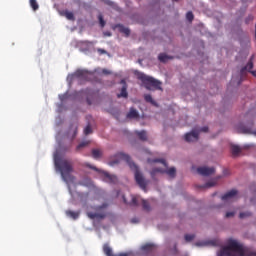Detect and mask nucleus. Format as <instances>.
Listing matches in <instances>:
<instances>
[{
    "label": "nucleus",
    "instance_id": "27",
    "mask_svg": "<svg viewBox=\"0 0 256 256\" xmlns=\"http://www.w3.org/2000/svg\"><path fill=\"white\" fill-rule=\"evenodd\" d=\"M30 7H32L33 11H37L39 8L37 0H30Z\"/></svg>",
    "mask_w": 256,
    "mask_h": 256
},
{
    "label": "nucleus",
    "instance_id": "40",
    "mask_svg": "<svg viewBox=\"0 0 256 256\" xmlns=\"http://www.w3.org/2000/svg\"><path fill=\"white\" fill-rule=\"evenodd\" d=\"M234 215H235V212H226L225 217H226L227 219H229V218L234 217Z\"/></svg>",
    "mask_w": 256,
    "mask_h": 256
},
{
    "label": "nucleus",
    "instance_id": "44",
    "mask_svg": "<svg viewBox=\"0 0 256 256\" xmlns=\"http://www.w3.org/2000/svg\"><path fill=\"white\" fill-rule=\"evenodd\" d=\"M114 256H129V254L121 253V254H115Z\"/></svg>",
    "mask_w": 256,
    "mask_h": 256
},
{
    "label": "nucleus",
    "instance_id": "2",
    "mask_svg": "<svg viewBox=\"0 0 256 256\" xmlns=\"http://www.w3.org/2000/svg\"><path fill=\"white\" fill-rule=\"evenodd\" d=\"M217 256H256V252L249 251L235 239H228Z\"/></svg>",
    "mask_w": 256,
    "mask_h": 256
},
{
    "label": "nucleus",
    "instance_id": "31",
    "mask_svg": "<svg viewBox=\"0 0 256 256\" xmlns=\"http://www.w3.org/2000/svg\"><path fill=\"white\" fill-rule=\"evenodd\" d=\"M186 19H187L188 22H193V20H194L193 12H187Z\"/></svg>",
    "mask_w": 256,
    "mask_h": 256
},
{
    "label": "nucleus",
    "instance_id": "52",
    "mask_svg": "<svg viewBox=\"0 0 256 256\" xmlns=\"http://www.w3.org/2000/svg\"><path fill=\"white\" fill-rule=\"evenodd\" d=\"M88 92L86 91V92H84V94H87Z\"/></svg>",
    "mask_w": 256,
    "mask_h": 256
},
{
    "label": "nucleus",
    "instance_id": "11",
    "mask_svg": "<svg viewBox=\"0 0 256 256\" xmlns=\"http://www.w3.org/2000/svg\"><path fill=\"white\" fill-rule=\"evenodd\" d=\"M238 195V191L235 189L230 190L229 192H226L224 196H221L222 201H228L230 199H233L235 196Z\"/></svg>",
    "mask_w": 256,
    "mask_h": 256
},
{
    "label": "nucleus",
    "instance_id": "16",
    "mask_svg": "<svg viewBox=\"0 0 256 256\" xmlns=\"http://www.w3.org/2000/svg\"><path fill=\"white\" fill-rule=\"evenodd\" d=\"M65 215H67L68 218L77 220L80 217V212H73L70 210L65 211Z\"/></svg>",
    "mask_w": 256,
    "mask_h": 256
},
{
    "label": "nucleus",
    "instance_id": "38",
    "mask_svg": "<svg viewBox=\"0 0 256 256\" xmlns=\"http://www.w3.org/2000/svg\"><path fill=\"white\" fill-rule=\"evenodd\" d=\"M106 4H107L108 6H110V7H113V8H116V7H117V5H116L113 1H111V0H106Z\"/></svg>",
    "mask_w": 256,
    "mask_h": 256
},
{
    "label": "nucleus",
    "instance_id": "18",
    "mask_svg": "<svg viewBox=\"0 0 256 256\" xmlns=\"http://www.w3.org/2000/svg\"><path fill=\"white\" fill-rule=\"evenodd\" d=\"M134 134L136 136H138V139L142 140V141H146L147 140V133L145 130L142 131H134Z\"/></svg>",
    "mask_w": 256,
    "mask_h": 256
},
{
    "label": "nucleus",
    "instance_id": "13",
    "mask_svg": "<svg viewBox=\"0 0 256 256\" xmlns=\"http://www.w3.org/2000/svg\"><path fill=\"white\" fill-rule=\"evenodd\" d=\"M77 130H78V125L76 123L70 125L68 135H72V139H75L77 136Z\"/></svg>",
    "mask_w": 256,
    "mask_h": 256
},
{
    "label": "nucleus",
    "instance_id": "26",
    "mask_svg": "<svg viewBox=\"0 0 256 256\" xmlns=\"http://www.w3.org/2000/svg\"><path fill=\"white\" fill-rule=\"evenodd\" d=\"M141 249H142L143 251H145V252H151V251L154 250V244H150V243L145 244V245H143V246L141 247Z\"/></svg>",
    "mask_w": 256,
    "mask_h": 256
},
{
    "label": "nucleus",
    "instance_id": "51",
    "mask_svg": "<svg viewBox=\"0 0 256 256\" xmlns=\"http://www.w3.org/2000/svg\"><path fill=\"white\" fill-rule=\"evenodd\" d=\"M255 39H256V24H255Z\"/></svg>",
    "mask_w": 256,
    "mask_h": 256
},
{
    "label": "nucleus",
    "instance_id": "5",
    "mask_svg": "<svg viewBox=\"0 0 256 256\" xmlns=\"http://www.w3.org/2000/svg\"><path fill=\"white\" fill-rule=\"evenodd\" d=\"M140 202L142 203V207H143L144 211H150L151 210L149 202L147 200L141 199L140 196H131V201L130 202H128L126 200L125 196H123V203L126 204V205H129L131 207H138Z\"/></svg>",
    "mask_w": 256,
    "mask_h": 256
},
{
    "label": "nucleus",
    "instance_id": "24",
    "mask_svg": "<svg viewBox=\"0 0 256 256\" xmlns=\"http://www.w3.org/2000/svg\"><path fill=\"white\" fill-rule=\"evenodd\" d=\"M102 156V151L100 149H92V157L94 159H100Z\"/></svg>",
    "mask_w": 256,
    "mask_h": 256
},
{
    "label": "nucleus",
    "instance_id": "41",
    "mask_svg": "<svg viewBox=\"0 0 256 256\" xmlns=\"http://www.w3.org/2000/svg\"><path fill=\"white\" fill-rule=\"evenodd\" d=\"M105 208H107V204H104V205H102V206H98V207L96 208V211H101L102 209H105Z\"/></svg>",
    "mask_w": 256,
    "mask_h": 256
},
{
    "label": "nucleus",
    "instance_id": "9",
    "mask_svg": "<svg viewBox=\"0 0 256 256\" xmlns=\"http://www.w3.org/2000/svg\"><path fill=\"white\" fill-rule=\"evenodd\" d=\"M102 175H103L104 181L106 183L116 184L117 181H118L117 176L116 175H112L109 172L103 171Z\"/></svg>",
    "mask_w": 256,
    "mask_h": 256
},
{
    "label": "nucleus",
    "instance_id": "33",
    "mask_svg": "<svg viewBox=\"0 0 256 256\" xmlns=\"http://www.w3.org/2000/svg\"><path fill=\"white\" fill-rule=\"evenodd\" d=\"M98 20H99V25H100L102 28L105 27L106 22H105V20L103 19V16H102V15H99V16H98Z\"/></svg>",
    "mask_w": 256,
    "mask_h": 256
},
{
    "label": "nucleus",
    "instance_id": "34",
    "mask_svg": "<svg viewBox=\"0 0 256 256\" xmlns=\"http://www.w3.org/2000/svg\"><path fill=\"white\" fill-rule=\"evenodd\" d=\"M88 146V141H84L82 143H80L78 146H77V151H80L82 148H85Z\"/></svg>",
    "mask_w": 256,
    "mask_h": 256
},
{
    "label": "nucleus",
    "instance_id": "3",
    "mask_svg": "<svg viewBox=\"0 0 256 256\" xmlns=\"http://www.w3.org/2000/svg\"><path fill=\"white\" fill-rule=\"evenodd\" d=\"M54 164L55 167H57L60 171V175H62V178L65 183L75 182V176L71 174L73 172V165L70 160L55 156Z\"/></svg>",
    "mask_w": 256,
    "mask_h": 256
},
{
    "label": "nucleus",
    "instance_id": "14",
    "mask_svg": "<svg viewBox=\"0 0 256 256\" xmlns=\"http://www.w3.org/2000/svg\"><path fill=\"white\" fill-rule=\"evenodd\" d=\"M87 215H88L89 219H105L106 218V214L105 213L89 212Z\"/></svg>",
    "mask_w": 256,
    "mask_h": 256
},
{
    "label": "nucleus",
    "instance_id": "6",
    "mask_svg": "<svg viewBox=\"0 0 256 256\" xmlns=\"http://www.w3.org/2000/svg\"><path fill=\"white\" fill-rule=\"evenodd\" d=\"M209 131V128L208 126H204L199 130H192L190 133H187L185 135V141L188 142V143H191V142H196L199 140V132H202V133H208Z\"/></svg>",
    "mask_w": 256,
    "mask_h": 256
},
{
    "label": "nucleus",
    "instance_id": "45",
    "mask_svg": "<svg viewBox=\"0 0 256 256\" xmlns=\"http://www.w3.org/2000/svg\"><path fill=\"white\" fill-rule=\"evenodd\" d=\"M132 223H137V222H139L138 220H136V219H132V221H131Z\"/></svg>",
    "mask_w": 256,
    "mask_h": 256
},
{
    "label": "nucleus",
    "instance_id": "49",
    "mask_svg": "<svg viewBox=\"0 0 256 256\" xmlns=\"http://www.w3.org/2000/svg\"><path fill=\"white\" fill-rule=\"evenodd\" d=\"M224 175H228L227 170H224Z\"/></svg>",
    "mask_w": 256,
    "mask_h": 256
},
{
    "label": "nucleus",
    "instance_id": "20",
    "mask_svg": "<svg viewBox=\"0 0 256 256\" xmlns=\"http://www.w3.org/2000/svg\"><path fill=\"white\" fill-rule=\"evenodd\" d=\"M103 252L106 254V256H115V254H113L112 248L108 244H104Z\"/></svg>",
    "mask_w": 256,
    "mask_h": 256
},
{
    "label": "nucleus",
    "instance_id": "4",
    "mask_svg": "<svg viewBox=\"0 0 256 256\" xmlns=\"http://www.w3.org/2000/svg\"><path fill=\"white\" fill-rule=\"evenodd\" d=\"M136 76L137 79L142 82L144 85V88H146L149 91H154V90H161L163 91V88L161 85H163L162 82L159 80L155 79L154 77H151L149 75H146L142 72L136 71Z\"/></svg>",
    "mask_w": 256,
    "mask_h": 256
},
{
    "label": "nucleus",
    "instance_id": "25",
    "mask_svg": "<svg viewBox=\"0 0 256 256\" xmlns=\"http://www.w3.org/2000/svg\"><path fill=\"white\" fill-rule=\"evenodd\" d=\"M144 101H146L147 103H150L151 105L156 106V102L152 98L151 94H144Z\"/></svg>",
    "mask_w": 256,
    "mask_h": 256
},
{
    "label": "nucleus",
    "instance_id": "32",
    "mask_svg": "<svg viewBox=\"0 0 256 256\" xmlns=\"http://www.w3.org/2000/svg\"><path fill=\"white\" fill-rule=\"evenodd\" d=\"M150 163H162V165L164 166V167H167V164H166V162H165V160L164 159H155V160H152V161H149Z\"/></svg>",
    "mask_w": 256,
    "mask_h": 256
},
{
    "label": "nucleus",
    "instance_id": "37",
    "mask_svg": "<svg viewBox=\"0 0 256 256\" xmlns=\"http://www.w3.org/2000/svg\"><path fill=\"white\" fill-rule=\"evenodd\" d=\"M195 238V235H185L186 242H191Z\"/></svg>",
    "mask_w": 256,
    "mask_h": 256
},
{
    "label": "nucleus",
    "instance_id": "30",
    "mask_svg": "<svg viewBox=\"0 0 256 256\" xmlns=\"http://www.w3.org/2000/svg\"><path fill=\"white\" fill-rule=\"evenodd\" d=\"M85 75H86V71H83V70H79L74 74V76L78 78L85 77Z\"/></svg>",
    "mask_w": 256,
    "mask_h": 256
},
{
    "label": "nucleus",
    "instance_id": "50",
    "mask_svg": "<svg viewBox=\"0 0 256 256\" xmlns=\"http://www.w3.org/2000/svg\"><path fill=\"white\" fill-rule=\"evenodd\" d=\"M106 35H107L108 37H110V36H111V33H106Z\"/></svg>",
    "mask_w": 256,
    "mask_h": 256
},
{
    "label": "nucleus",
    "instance_id": "17",
    "mask_svg": "<svg viewBox=\"0 0 256 256\" xmlns=\"http://www.w3.org/2000/svg\"><path fill=\"white\" fill-rule=\"evenodd\" d=\"M127 118L128 119H137V118H139V112H137V110H135L134 108H131L130 112H128V114H127Z\"/></svg>",
    "mask_w": 256,
    "mask_h": 256
},
{
    "label": "nucleus",
    "instance_id": "29",
    "mask_svg": "<svg viewBox=\"0 0 256 256\" xmlns=\"http://www.w3.org/2000/svg\"><path fill=\"white\" fill-rule=\"evenodd\" d=\"M217 185V180H211L205 184V188L215 187Z\"/></svg>",
    "mask_w": 256,
    "mask_h": 256
},
{
    "label": "nucleus",
    "instance_id": "48",
    "mask_svg": "<svg viewBox=\"0 0 256 256\" xmlns=\"http://www.w3.org/2000/svg\"><path fill=\"white\" fill-rule=\"evenodd\" d=\"M244 133H250V131L249 130H244Z\"/></svg>",
    "mask_w": 256,
    "mask_h": 256
},
{
    "label": "nucleus",
    "instance_id": "8",
    "mask_svg": "<svg viewBox=\"0 0 256 256\" xmlns=\"http://www.w3.org/2000/svg\"><path fill=\"white\" fill-rule=\"evenodd\" d=\"M197 173L199 175L208 177V176L213 175L215 173V168L214 167H206V166L200 167V168H197Z\"/></svg>",
    "mask_w": 256,
    "mask_h": 256
},
{
    "label": "nucleus",
    "instance_id": "36",
    "mask_svg": "<svg viewBox=\"0 0 256 256\" xmlns=\"http://www.w3.org/2000/svg\"><path fill=\"white\" fill-rule=\"evenodd\" d=\"M85 166L88 167L89 169H92L93 171L100 172V169H98L96 166H93V165L88 164V163H86Z\"/></svg>",
    "mask_w": 256,
    "mask_h": 256
},
{
    "label": "nucleus",
    "instance_id": "7",
    "mask_svg": "<svg viewBox=\"0 0 256 256\" xmlns=\"http://www.w3.org/2000/svg\"><path fill=\"white\" fill-rule=\"evenodd\" d=\"M157 173H161V174L166 173L171 178H175V176H176V169L174 167H172V168L168 169L167 171H165L162 168H153L152 171H151V176L154 178V176Z\"/></svg>",
    "mask_w": 256,
    "mask_h": 256
},
{
    "label": "nucleus",
    "instance_id": "1",
    "mask_svg": "<svg viewBox=\"0 0 256 256\" xmlns=\"http://www.w3.org/2000/svg\"><path fill=\"white\" fill-rule=\"evenodd\" d=\"M121 160L126 161L130 166L131 170L134 171V179H136V183L138 184V186H140L142 190H146L147 182L144 176H142L141 172L139 171V168H137L136 164L131 161L129 155L125 153H117L113 156L111 160H109L108 165L113 167L119 164Z\"/></svg>",
    "mask_w": 256,
    "mask_h": 256
},
{
    "label": "nucleus",
    "instance_id": "23",
    "mask_svg": "<svg viewBox=\"0 0 256 256\" xmlns=\"http://www.w3.org/2000/svg\"><path fill=\"white\" fill-rule=\"evenodd\" d=\"M205 245L217 246L218 242L216 240H212L210 242H196V246H205Z\"/></svg>",
    "mask_w": 256,
    "mask_h": 256
},
{
    "label": "nucleus",
    "instance_id": "39",
    "mask_svg": "<svg viewBox=\"0 0 256 256\" xmlns=\"http://www.w3.org/2000/svg\"><path fill=\"white\" fill-rule=\"evenodd\" d=\"M254 19V16L253 15H249L248 17H246L245 19V23L246 24H249L250 22H252Z\"/></svg>",
    "mask_w": 256,
    "mask_h": 256
},
{
    "label": "nucleus",
    "instance_id": "21",
    "mask_svg": "<svg viewBox=\"0 0 256 256\" xmlns=\"http://www.w3.org/2000/svg\"><path fill=\"white\" fill-rule=\"evenodd\" d=\"M62 15L65 16L69 21H75V15L72 12L69 11H63Z\"/></svg>",
    "mask_w": 256,
    "mask_h": 256
},
{
    "label": "nucleus",
    "instance_id": "28",
    "mask_svg": "<svg viewBox=\"0 0 256 256\" xmlns=\"http://www.w3.org/2000/svg\"><path fill=\"white\" fill-rule=\"evenodd\" d=\"M250 216H252V213H251V212H241V213L239 214V218H240V219H246V218H248V217H250Z\"/></svg>",
    "mask_w": 256,
    "mask_h": 256
},
{
    "label": "nucleus",
    "instance_id": "42",
    "mask_svg": "<svg viewBox=\"0 0 256 256\" xmlns=\"http://www.w3.org/2000/svg\"><path fill=\"white\" fill-rule=\"evenodd\" d=\"M97 52H98L99 54H101V55L107 53V51L104 50V49H102V48H98Z\"/></svg>",
    "mask_w": 256,
    "mask_h": 256
},
{
    "label": "nucleus",
    "instance_id": "10",
    "mask_svg": "<svg viewBox=\"0 0 256 256\" xmlns=\"http://www.w3.org/2000/svg\"><path fill=\"white\" fill-rule=\"evenodd\" d=\"M253 59H254V55L251 56L248 65H246L245 67H242L241 74H243L245 71H249L252 74V76L256 77V71H252L254 66Z\"/></svg>",
    "mask_w": 256,
    "mask_h": 256
},
{
    "label": "nucleus",
    "instance_id": "12",
    "mask_svg": "<svg viewBox=\"0 0 256 256\" xmlns=\"http://www.w3.org/2000/svg\"><path fill=\"white\" fill-rule=\"evenodd\" d=\"M123 84L121 93L117 94V98H127L129 97V93H127V84L124 80L121 81Z\"/></svg>",
    "mask_w": 256,
    "mask_h": 256
},
{
    "label": "nucleus",
    "instance_id": "22",
    "mask_svg": "<svg viewBox=\"0 0 256 256\" xmlns=\"http://www.w3.org/2000/svg\"><path fill=\"white\" fill-rule=\"evenodd\" d=\"M170 59H173V57H170L169 55H166L165 53H161L160 55H158V60H160V62H162V63H165Z\"/></svg>",
    "mask_w": 256,
    "mask_h": 256
},
{
    "label": "nucleus",
    "instance_id": "47",
    "mask_svg": "<svg viewBox=\"0 0 256 256\" xmlns=\"http://www.w3.org/2000/svg\"><path fill=\"white\" fill-rule=\"evenodd\" d=\"M252 135L256 136V130L252 132Z\"/></svg>",
    "mask_w": 256,
    "mask_h": 256
},
{
    "label": "nucleus",
    "instance_id": "15",
    "mask_svg": "<svg viewBox=\"0 0 256 256\" xmlns=\"http://www.w3.org/2000/svg\"><path fill=\"white\" fill-rule=\"evenodd\" d=\"M116 27H117L118 31L121 32L122 34L126 35V37L130 36L131 32H130L129 28L124 27L122 24H118Z\"/></svg>",
    "mask_w": 256,
    "mask_h": 256
},
{
    "label": "nucleus",
    "instance_id": "46",
    "mask_svg": "<svg viewBox=\"0 0 256 256\" xmlns=\"http://www.w3.org/2000/svg\"><path fill=\"white\" fill-rule=\"evenodd\" d=\"M87 103H88V105H91V102H90V100H89V99H87Z\"/></svg>",
    "mask_w": 256,
    "mask_h": 256
},
{
    "label": "nucleus",
    "instance_id": "43",
    "mask_svg": "<svg viewBox=\"0 0 256 256\" xmlns=\"http://www.w3.org/2000/svg\"><path fill=\"white\" fill-rule=\"evenodd\" d=\"M103 74H105V75H109V74H111V71H109V70H107V69H103Z\"/></svg>",
    "mask_w": 256,
    "mask_h": 256
},
{
    "label": "nucleus",
    "instance_id": "35",
    "mask_svg": "<svg viewBox=\"0 0 256 256\" xmlns=\"http://www.w3.org/2000/svg\"><path fill=\"white\" fill-rule=\"evenodd\" d=\"M92 133L91 126L88 125L86 128H84V135L88 136Z\"/></svg>",
    "mask_w": 256,
    "mask_h": 256
},
{
    "label": "nucleus",
    "instance_id": "19",
    "mask_svg": "<svg viewBox=\"0 0 256 256\" xmlns=\"http://www.w3.org/2000/svg\"><path fill=\"white\" fill-rule=\"evenodd\" d=\"M242 152V149L238 145H231V154L236 157Z\"/></svg>",
    "mask_w": 256,
    "mask_h": 256
}]
</instances>
